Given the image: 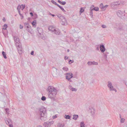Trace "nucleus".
Returning <instances> with one entry per match:
<instances>
[{"label": "nucleus", "instance_id": "obj_55", "mask_svg": "<svg viewBox=\"0 0 127 127\" xmlns=\"http://www.w3.org/2000/svg\"><path fill=\"white\" fill-rule=\"evenodd\" d=\"M36 127H42L41 126H38Z\"/></svg>", "mask_w": 127, "mask_h": 127}, {"label": "nucleus", "instance_id": "obj_51", "mask_svg": "<svg viewBox=\"0 0 127 127\" xmlns=\"http://www.w3.org/2000/svg\"><path fill=\"white\" fill-rule=\"evenodd\" d=\"M68 58L67 56H66L64 57V59L65 60H66V59H68Z\"/></svg>", "mask_w": 127, "mask_h": 127}, {"label": "nucleus", "instance_id": "obj_33", "mask_svg": "<svg viewBox=\"0 0 127 127\" xmlns=\"http://www.w3.org/2000/svg\"><path fill=\"white\" fill-rule=\"evenodd\" d=\"M103 6H104L102 3H101L100 4L99 7V8L101 9V10L103 8Z\"/></svg>", "mask_w": 127, "mask_h": 127}, {"label": "nucleus", "instance_id": "obj_58", "mask_svg": "<svg viewBox=\"0 0 127 127\" xmlns=\"http://www.w3.org/2000/svg\"><path fill=\"white\" fill-rule=\"evenodd\" d=\"M69 49H67V52H69Z\"/></svg>", "mask_w": 127, "mask_h": 127}, {"label": "nucleus", "instance_id": "obj_50", "mask_svg": "<svg viewBox=\"0 0 127 127\" xmlns=\"http://www.w3.org/2000/svg\"><path fill=\"white\" fill-rule=\"evenodd\" d=\"M9 127H13V126L12 124H9Z\"/></svg>", "mask_w": 127, "mask_h": 127}, {"label": "nucleus", "instance_id": "obj_18", "mask_svg": "<svg viewBox=\"0 0 127 127\" xmlns=\"http://www.w3.org/2000/svg\"><path fill=\"white\" fill-rule=\"evenodd\" d=\"M69 89L72 91H76L77 90V89L73 88L71 86H69Z\"/></svg>", "mask_w": 127, "mask_h": 127}, {"label": "nucleus", "instance_id": "obj_59", "mask_svg": "<svg viewBox=\"0 0 127 127\" xmlns=\"http://www.w3.org/2000/svg\"><path fill=\"white\" fill-rule=\"evenodd\" d=\"M120 118H121V115H120Z\"/></svg>", "mask_w": 127, "mask_h": 127}, {"label": "nucleus", "instance_id": "obj_6", "mask_svg": "<svg viewBox=\"0 0 127 127\" xmlns=\"http://www.w3.org/2000/svg\"><path fill=\"white\" fill-rule=\"evenodd\" d=\"M60 21L62 25H67V21L64 17H62Z\"/></svg>", "mask_w": 127, "mask_h": 127}, {"label": "nucleus", "instance_id": "obj_49", "mask_svg": "<svg viewBox=\"0 0 127 127\" xmlns=\"http://www.w3.org/2000/svg\"><path fill=\"white\" fill-rule=\"evenodd\" d=\"M49 15H52V16H53V17H54L55 16V15H54V14H52L51 13H49Z\"/></svg>", "mask_w": 127, "mask_h": 127}, {"label": "nucleus", "instance_id": "obj_48", "mask_svg": "<svg viewBox=\"0 0 127 127\" xmlns=\"http://www.w3.org/2000/svg\"><path fill=\"white\" fill-rule=\"evenodd\" d=\"M31 54L32 55H33L34 54V52L33 51H32L31 52Z\"/></svg>", "mask_w": 127, "mask_h": 127}, {"label": "nucleus", "instance_id": "obj_29", "mask_svg": "<svg viewBox=\"0 0 127 127\" xmlns=\"http://www.w3.org/2000/svg\"><path fill=\"white\" fill-rule=\"evenodd\" d=\"M84 11V9L83 8L81 7L80 8V14H81Z\"/></svg>", "mask_w": 127, "mask_h": 127}, {"label": "nucleus", "instance_id": "obj_34", "mask_svg": "<svg viewBox=\"0 0 127 127\" xmlns=\"http://www.w3.org/2000/svg\"><path fill=\"white\" fill-rule=\"evenodd\" d=\"M26 30L27 31H28L29 32H30V33H31V31L32 30V29L31 28V27L29 28H27Z\"/></svg>", "mask_w": 127, "mask_h": 127}, {"label": "nucleus", "instance_id": "obj_47", "mask_svg": "<svg viewBox=\"0 0 127 127\" xmlns=\"http://www.w3.org/2000/svg\"><path fill=\"white\" fill-rule=\"evenodd\" d=\"M70 62H71V63H73V62H74V61H72V60H69V64H70Z\"/></svg>", "mask_w": 127, "mask_h": 127}, {"label": "nucleus", "instance_id": "obj_22", "mask_svg": "<svg viewBox=\"0 0 127 127\" xmlns=\"http://www.w3.org/2000/svg\"><path fill=\"white\" fill-rule=\"evenodd\" d=\"M24 25L25 27L27 28H29L31 27L30 26L28 23H24Z\"/></svg>", "mask_w": 127, "mask_h": 127}, {"label": "nucleus", "instance_id": "obj_26", "mask_svg": "<svg viewBox=\"0 0 127 127\" xmlns=\"http://www.w3.org/2000/svg\"><path fill=\"white\" fill-rule=\"evenodd\" d=\"M64 125V123H59L58 124V126L60 127H63Z\"/></svg>", "mask_w": 127, "mask_h": 127}, {"label": "nucleus", "instance_id": "obj_2", "mask_svg": "<svg viewBox=\"0 0 127 127\" xmlns=\"http://www.w3.org/2000/svg\"><path fill=\"white\" fill-rule=\"evenodd\" d=\"M39 111L41 116L40 119L42 121H45L46 119V116L45 115L46 113V109L43 107H41L39 109Z\"/></svg>", "mask_w": 127, "mask_h": 127}, {"label": "nucleus", "instance_id": "obj_1", "mask_svg": "<svg viewBox=\"0 0 127 127\" xmlns=\"http://www.w3.org/2000/svg\"><path fill=\"white\" fill-rule=\"evenodd\" d=\"M48 92V97L54 99L56 97L57 93V90L54 87L49 86L47 89Z\"/></svg>", "mask_w": 127, "mask_h": 127}, {"label": "nucleus", "instance_id": "obj_60", "mask_svg": "<svg viewBox=\"0 0 127 127\" xmlns=\"http://www.w3.org/2000/svg\"><path fill=\"white\" fill-rule=\"evenodd\" d=\"M96 65L97 64V63L96 62Z\"/></svg>", "mask_w": 127, "mask_h": 127}, {"label": "nucleus", "instance_id": "obj_21", "mask_svg": "<svg viewBox=\"0 0 127 127\" xmlns=\"http://www.w3.org/2000/svg\"><path fill=\"white\" fill-rule=\"evenodd\" d=\"M37 30L38 32V33L40 34H41L43 32V30L42 29L39 28H37Z\"/></svg>", "mask_w": 127, "mask_h": 127}, {"label": "nucleus", "instance_id": "obj_37", "mask_svg": "<svg viewBox=\"0 0 127 127\" xmlns=\"http://www.w3.org/2000/svg\"><path fill=\"white\" fill-rule=\"evenodd\" d=\"M65 118L66 119H70V117L69 115H65Z\"/></svg>", "mask_w": 127, "mask_h": 127}, {"label": "nucleus", "instance_id": "obj_32", "mask_svg": "<svg viewBox=\"0 0 127 127\" xmlns=\"http://www.w3.org/2000/svg\"><path fill=\"white\" fill-rule=\"evenodd\" d=\"M85 124L84 122H81L80 123V127H85Z\"/></svg>", "mask_w": 127, "mask_h": 127}, {"label": "nucleus", "instance_id": "obj_4", "mask_svg": "<svg viewBox=\"0 0 127 127\" xmlns=\"http://www.w3.org/2000/svg\"><path fill=\"white\" fill-rule=\"evenodd\" d=\"M107 83V86L110 91H114L116 92H117L116 90L114 88L113 86L112 85V83L110 81H108Z\"/></svg>", "mask_w": 127, "mask_h": 127}, {"label": "nucleus", "instance_id": "obj_10", "mask_svg": "<svg viewBox=\"0 0 127 127\" xmlns=\"http://www.w3.org/2000/svg\"><path fill=\"white\" fill-rule=\"evenodd\" d=\"M73 77V74L71 73H67L66 77V79L68 80H70V79Z\"/></svg>", "mask_w": 127, "mask_h": 127}, {"label": "nucleus", "instance_id": "obj_9", "mask_svg": "<svg viewBox=\"0 0 127 127\" xmlns=\"http://www.w3.org/2000/svg\"><path fill=\"white\" fill-rule=\"evenodd\" d=\"M7 25L6 24H5L2 27V32L5 36V37H7L6 35L4 33L3 30H6L7 27H8Z\"/></svg>", "mask_w": 127, "mask_h": 127}, {"label": "nucleus", "instance_id": "obj_53", "mask_svg": "<svg viewBox=\"0 0 127 127\" xmlns=\"http://www.w3.org/2000/svg\"><path fill=\"white\" fill-rule=\"evenodd\" d=\"M30 14L31 15V16H32L33 15V13L32 12H30Z\"/></svg>", "mask_w": 127, "mask_h": 127}, {"label": "nucleus", "instance_id": "obj_63", "mask_svg": "<svg viewBox=\"0 0 127 127\" xmlns=\"http://www.w3.org/2000/svg\"><path fill=\"white\" fill-rule=\"evenodd\" d=\"M60 8L61 9V8H62V7H61V6H60Z\"/></svg>", "mask_w": 127, "mask_h": 127}, {"label": "nucleus", "instance_id": "obj_38", "mask_svg": "<svg viewBox=\"0 0 127 127\" xmlns=\"http://www.w3.org/2000/svg\"><path fill=\"white\" fill-rule=\"evenodd\" d=\"M41 99L43 101H44L46 100V98L44 96H42L41 98Z\"/></svg>", "mask_w": 127, "mask_h": 127}, {"label": "nucleus", "instance_id": "obj_36", "mask_svg": "<svg viewBox=\"0 0 127 127\" xmlns=\"http://www.w3.org/2000/svg\"><path fill=\"white\" fill-rule=\"evenodd\" d=\"M18 51L19 54H22L23 52V50L22 49Z\"/></svg>", "mask_w": 127, "mask_h": 127}, {"label": "nucleus", "instance_id": "obj_54", "mask_svg": "<svg viewBox=\"0 0 127 127\" xmlns=\"http://www.w3.org/2000/svg\"><path fill=\"white\" fill-rule=\"evenodd\" d=\"M8 110V108L5 109V111L7 113V111Z\"/></svg>", "mask_w": 127, "mask_h": 127}, {"label": "nucleus", "instance_id": "obj_16", "mask_svg": "<svg viewBox=\"0 0 127 127\" xmlns=\"http://www.w3.org/2000/svg\"><path fill=\"white\" fill-rule=\"evenodd\" d=\"M94 6L93 5L91 6L90 8V10L91 11L90 12V15H92V10H95V7H94Z\"/></svg>", "mask_w": 127, "mask_h": 127}, {"label": "nucleus", "instance_id": "obj_25", "mask_svg": "<svg viewBox=\"0 0 127 127\" xmlns=\"http://www.w3.org/2000/svg\"><path fill=\"white\" fill-rule=\"evenodd\" d=\"M108 5H106L105 6H104L103 8H102L101 10L102 11H105L106 10V8L108 7Z\"/></svg>", "mask_w": 127, "mask_h": 127}, {"label": "nucleus", "instance_id": "obj_30", "mask_svg": "<svg viewBox=\"0 0 127 127\" xmlns=\"http://www.w3.org/2000/svg\"><path fill=\"white\" fill-rule=\"evenodd\" d=\"M58 2L60 4L63 5H64L66 3V2L65 1L61 2L60 0H58Z\"/></svg>", "mask_w": 127, "mask_h": 127}, {"label": "nucleus", "instance_id": "obj_17", "mask_svg": "<svg viewBox=\"0 0 127 127\" xmlns=\"http://www.w3.org/2000/svg\"><path fill=\"white\" fill-rule=\"evenodd\" d=\"M91 110V113L92 115H94L95 112V109L92 107H91L90 108Z\"/></svg>", "mask_w": 127, "mask_h": 127}, {"label": "nucleus", "instance_id": "obj_24", "mask_svg": "<svg viewBox=\"0 0 127 127\" xmlns=\"http://www.w3.org/2000/svg\"><path fill=\"white\" fill-rule=\"evenodd\" d=\"M33 27H35L36 26V22L35 20L33 21L32 23Z\"/></svg>", "mask_w": 127, "mask_h": 127}, {"label": "nucleus", "instance_id": "obj_39", "mask_svg": "<svg viewBox=\"0 0 127 127\" xmlns=\"http://www.w3.org/2000/svg\"><path fill=\"white\" fill-rule=\"evenodd\" d=\"M51 2L53 4H54L55 5H57V3H56V2L53 0H52L51 1Z\"/></svg>", "mask_w": 127, "mask_h": 127}, {"label": "nucleus", "instance_id": "obj_7", "mask_svg": "<svg viewBox=\"0 0 127 127\" xmlns=\"http://www.w3.org/2000/svg\"><path fill=\"white\" fill-rule=\"evenodd\" d=\"M25 5L23 4L21 5H19L17 7V9L18 11V12H20V10H23L25 8Z\"/></svg>", "mask_w": 127, "mask_h": 127}, {"label": "nucleus", "instance_id": "obj_61", "mask_svg": "<svg viewBox=\"0 0 127 127\" xmlns=\"http://www.w3.org/2000/svg\"><path fill=\"white\" fill-rule=\"evenodd\" d=\"M119 29H120V30H122V28H119Z\"/></svg>", "mask_w": 127, "mask_h": 127}, {"label": "nucleus", "instance_id": "obj_13", "mask_svg": "<svg viewBox=\"0 0 127 127\" xmlns=\"http://www.w3.org/2000/svg\"><path fill=\"white\" fill-rule=\"evenodd\" d=\"M5 121L6 124L8 125L11 123V120L9 119L5 118Z\"/></svg>", "mask_w": 127, "mask_h": 127}, {"label": "nucleus", "instance_id": "obj_27", "mask_svg": "<svg viewBox=\"0 0 127 127\" xmlns=\"http://www.w3.org/2000/svg\"><path fill=\"white\" fill-rule=\"evenodd\" d=\"M2 54L4 58L6 59L7 57H6V53L4 51H2Z\"/></svg>", "mask_w": 127, "mask_h": 127}, {"label": "nucleus", "instance_id": "obj_8", "mask_svg": "<svg viewBox=\"0 0 127 127\" xmlns=\"http://www.w3.org/2000/svg\"><path fill=\"white\" fill-rule=\"evenodd\" d=\"M124 12L122 11L118 10L116 12V14L117 16L121 18L124 15Z\"/></svg>", "mask_w": 127, "mask_h": 127}, {"label": "nucleus", "instance_id": "obj_44", "mask_svg": "<svg viewBox=\"0 0 127 127\" xmlns=\"http://www.w3.org/2000/svg\"><path fill=\"white\" fill-rule=\"evenodd\" d=\"M63 12H65V10H64V9L63 8H61V9Z\"/></svg>", "mask_w": 127, "mask_h": 127}, {"label": "nucleus", "instance_id": "obj_52", "mask_svg": "<svg viewBox=\"0 0 127 127\" xmlns=\"http://www.w3.org/2000/svg\"><path fill=\"white\" fill-rule=\"evenodd\" d=\"M3 21L4 22H5L6 21L5 19V18H3V19H2Z\"/></svg>", "mask_w": 127, "mask_h": 127}, {"label": "nucleus", "instance_id": "obj_43", "mask_svg": "<svg viewBox=\"0 0 127 127\" xmlns=\"http://www.w3.org/2000/svg\"><path fill=\"white\" fill-rule=\"evenodd\" d=\"M57 118V116L56 115L54 116H53V118L54 119H55Z\"/></svg>", "mask_w": 127, "mask_h": 127}, {"label": "nucleus", "instance_id": "obj_42", "mask_svg": "<svg viewBox=\"0 0 127 127\" xmlns=\"http://www.w3.org/2000/svg\"><path fill=\"white\" fill-rule=\"evenodd\" d=\"M19 14L20 15V16H21V18L22 19L24 17L23 16L22 14H21L20 12H19Z\"/></svg>", "mask_w": 127, "mask_h": 127}, {"label": "nucleus", "instance_id": "obj_20", "mask_svg": "<svg viewBox=\"0 0 127 127\" xmlns=\"http://www.w3.org/2000/svg\"><path fill=\"white\" fill-rule=\"evenodd\" d=\"M87 64L89 65H94L95 64V61L88 62Z\"/></svg>", "mask_w": 127, "mask_h": 127}, {"label": "nucleus", "instance_id": "obj_46", "mask_svg": "<svg viewBox=\"0 0 127 127\" xmlns=\"http://www.w3.org/2000/svg\"><path fill=\"white\" fill-rule=\"evenodd\" d=\"M99 10V8L98 7H96V11H98Z\"/></svg>", "mask_w": 127, "mask_h": 127}, {"label": "nucleus", "instance_id": "obj_19", "mask_svg": "<svg viewBox=\"0 0 127 127\" xmlns=\"http://www.w3.org/2000/svg\"><path fill=\"white\" fill-rule=\"evenodd\" d=\"M53 32L56 34H59L60 33V31L59 29L56 28Z\"/></svg>", "mask_w": 127, "mask_h": 127}, {"label": "nucleus", "instance_id": "obj_62", "mask_svg": "<svg viewBox=\"0 0 127 127\" xmlns=\"http://www.w3.org/2000/svg\"><path fill=\"white\" fill-rule=\"evenodd\" d=\"M60 8L61 9V8H62V7H61V6H60Z\"/></svg>", "mask_w": 127, "mask_h": 127}, {"label": "nucleus", "instance_id": "obj_57", "mask_svg": "<svg viewBox=\"0 0 127 127\" xmlns=\"http://www.w3.org/2000/svg\"><path fill=\"white\" fill-rule=\"evenodd\" d=\"M59 7H60V6L58 4H57V5Z\"/></svg>", "mask_w": 127, "mask_h": 127}, {"label": "nucleus", "instance_id": "obj_14", "mask_svg": "<svg viewBox=\"0 0 127 127\" xmlns=\"http://www.w3.org/2000/svg\"><path fill=\"white\" fill-rule=\"evenodd\" d=\"M52 70L53 71L52 72V75L53 76H55V75L57 74V69L54 67H53L52 68Z\"/></svg>", "mask_w": 127, "mask_h": 127}, {"label": "nucleus", "instance_id": "obj_35", "mask_svg": "<svg viewBox=\"0 0 127 127\" xmlns=\"http://www.w3.org/2000/svg\"><path fill=\"white\" fill-rule=\"evenodd\" d=\"M57 16L58 18H60V20L61 19L62 17H64L62 16L60 14L57 15Z\"/></svg>", "mask_w": 127, "mask_h": 127}, {"label": "nucleus", "instance_id": "obj_15", "mask_svg": "<svg viewBox=\"0 0 127 127\" xmlns=\"http://www.w3.org/2000/svg\"><path fill=\"white\" fill-rule=\"evenodd\" d=\"M56 28H55L52 26H50L48 28V30L50 31H51L52 32H54L56 30Z\"/></svg>", "mask_w": 127, "mask_h": 127}, {"label": "nucleus", "instance_id": "obj_23", "mask_svg": "<svg viewBox=\"0 0 127 127\" xmlns=\"http://www.w3.org/2000/svg\"><path fill=\"white\" fill-rule=\"evenodd\" d=\"M78 117V116L77 115H74L73 116L72 119H73L76 120Z\"/></svg>", "mask_w": 127, "mask_h": 127}, {"label": "nucleus", "instance_id": "obj_45", "mask_svg": "<svg viewBox=\"0 0 127 127\" xmlns=\"http://www.w3.org/2000/svg\"><path fill=\"white\" fill-rule=\"evenodd\" d=\"M23 27L21 25H20V29H22L23 28Z\"/></svg>", "mask_w": 127, "mask_h": 127}, {"label": "nucleus", "instance_id": "obj_41", "mask_svg": "<svg viewBox=\"0 0 127 127\" xmlns=\"http://www.w3.org/2000/svg\"><path fill=\"white\" fill-rule=\"evenodd\" d=\"M101 27L103 28H107V26L105 25H101Z\"/></svg>", "mask_w": 127, "mask_h": 127}, {"label": "nucleus", "instance_id": "obj_31", "mask_svg": "<svg viewBox=\"0 0 127 127\" xmlns=\"http://www.w3.org/2000/svg\"><path fill=\"white\" fill-rule=\"evenodd\" d=\"M17 49L18 51L22 49L21 46L20 45H17Z\"/></svg>", "mask_w": 127, "mask_h": 127}, {"label": "nucleus", "instance_id": "obj_12", "mask_svg": "<svg viewBox=\"0 0 127 127\" xmlns=\"http://www.w3.org/2000/svg\"><path fill=\"white\" fill-rule=\"evenodd\" d=\"M14 39L16 46L18 45L20 43L19 40V38L17 36H14Z\"/></svg>", "mask_w": 127, "mask_h": 127}, {"label": "nucleus", "instance_id": "obj_5", "mask_svg": "<svg viewBox=\"0 0 127 127\" xmlns=\"http://www.w3.org/2000/svg\"><path fill=\"white\" fill-rule=\"evenodd\" d=\"M54 123V122L53 121L45 122L43 124V126L45 127H50L51 125Z\"/></svg>", "mask_w": 127, "mask_h": 127}, {"label": "nucleus", "instance_id": "obj_11", "mask_svg": "<svg viewBox=\"0 0 127 127\" xmlns=\"http://www.w3.org/2000/svg\"><path fill=\"white\" fill-rule=\"evenodd\" d=\"M121 2L120 1H116L110 4L111 7L113 8L114 6L119 5L120 4Z\"/></svg>", "mask_w": 127, "mask_h": 127}, {"label": "nucleus", "instance_id": "obj_28", "mask_svg": "<svg viewBox=\"0 0 127 127\" xmlns=\"http://www.w3.org/2000/svg\"><path fill=\"white\" fill-rule=\"evenodd\" d=\"M63 69L64 71H67L68 70V69L67 67L65 66L63 67Z\"/></svg>", "mask_w": 127, "mask_h": 127}, {"label": "nucleus", "instance_id": "obj_3", "mask_svg": "<svg viewBox=\"0 0 127 127\" xmlns=\"http://www.w3.org/2000/svg\"><path fill=\"white\" fill-rule=\"evenodd\" d=\"M99 49L101 52L103 53V57L105 60H106L107 58V54H108V53H104L106 49L104 46L103 44L100 45V46Z\"/></svg>", "mask_w": 127, "mask_h": 127}, {"label": "nucleus", "instance_id": "obj_56", "mask_svg": "<svg viewBox=\"0 0 127 127\" xmlns=\"http://www.w3.org/2000/svg\"><path fill=\"white\" fill-rule=\"evenodd\" d=\"M96 50H99V49L98 47H97L96 48Z\"/></svg>", "mask_w": 127, "mask_h": 127}, {"label": "nucleus", "instance_id": "obj_40", "mask_svg": "<svg viewBox=\"0 0 127 127\" xmlns=\"http://www.w3.org/2000/svg\"><path fill=\"white\" fill-rule=\"evenodd\" d=\"M125 119L124 118H121V123H124L125 121Z\"/></svg>", "mask_w": 127, "mask_h": 127}]
</instances>
